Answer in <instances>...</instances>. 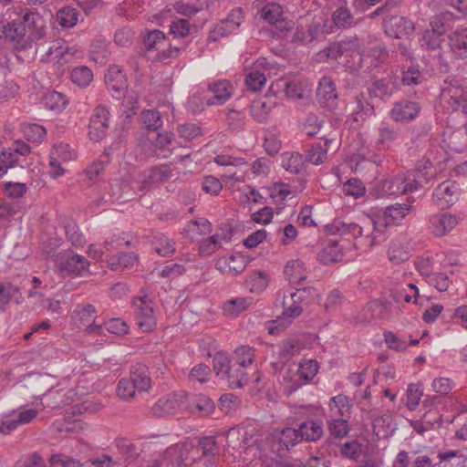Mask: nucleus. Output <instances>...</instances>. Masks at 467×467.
Masks as SVG:
<instances>
[{
    "instance_id": "nucleus-1",
    "label": "nucleus",
    "mask_w": 467,
    "mask_h": 467,
    "mask_svg": "<svg viewBox=\"0 0 467 467\" xmlns=\"http://www.w3.org/2000/svg\"><path fill=\"white\" fill-rule=\"evenodd\" d=\"M43 18L37 13L26 12L21 20H13L4 26V35L16 48L26 49L32 42L45 36Z\"/></svg>"
},
{
    "instance_id": "nucleus-2",
    "label": "nucleus",
    "mask_w": 467,
    "mask_h": 467,
    "mask_svg": "<svg viewBox=\"0 0 467 467\" xmlns=\"http://www.w3.org/2000/svg\"><path fill=\"white\" fill-rule=\"evenodd\" d=\"M420 187V183L417 179L398 174L377 182L374 186V193L377 197L397 196L413 192Z\"/></svg>"
},
{
    "instance_id": "nucleus-3",
    "label": "nucleus",
    "mask_w": 467,
    "mask_h": 467,
    "mask_svg": "<svg viewBox=\"0 0 467 467\" xmlns=\"http://www.w3.org/2000/svg\"><path fill=\"white\" fill-rule=\"evenodd\" d=\"M55 263L64 275H83L88 271L89 263L87 258L68 252H61L55 256Z\"/></svg>"
},
{
    "instance_id": "nucleus-4",
    "label": "nucleus",
    "mask_w": 467,
    "mask_h": 467,
    "mask_svg": "<svg viewBox=\"0 0 467 467\" xmlns=\"http://www.w3.org/2000/svg\"><path fill=\"white\" fill-rule=\"evenodd\" d=\"M187 401L188 392L177 390L159 399L150 410L153 415L163 417L173 414L179 410L185 409Z\"/></svg>"
},
{
    "instance_id": "nucleus-5",
    "label": "nucleus",
    "mask_w": 467,
    "mask_h": 467,
    "mask_svg": "<svg viewBox=\"0 0 467 467\" xmlns=\"http://www.w3.org/2000/svg\"><path fill=\"white\" fill-rule=\"evenodd\" d=\"M137 326L144 333L151 332L157 326L152 302L147 299V296L139 297L133 302Z\"/></svg>"
},
{
    "instance_id": "nucleus-6",
    "label": "nucleus",
    "mask_w": 467,
    "mask_h": 467,
    "mask_svg": "<svg viewBox=\"0 0 467 467\" xmlns=\"http://www.w3.org/2000/svg\"><path fill=\"white\" fill-rule=\"evenodd\" d=\"M109 110L104 105H99L93 110L89 120V138L94 141H100L107 134L109 129Z\"/></svg>"
},
{
    "instance_id": "nucleus-7",
    "label": "nucleus",
    "mask_w": 467,
    "mask_h": 467,
    "mask_svg": "<svg viewBox=\"0 0 467 467\" xmlns=\"http://www.w3.org/2000/svg\"><path fill=\"white\" fill-rule=\"evenodd\" d=\"M420 110L421 107L418 102L401 99L393 104L389 116L396 123H409L419 116Z\"/></svg>"
},
{
    "instance_id": "nucleus-8",
    "label": "nucleus",
    "mask_w": 467,
    "mask_h": 467,
    "mask_svg": "<svg viewBox=\"0 0 467 467\" xmlns=\"http://www.w3.org/2000/svg\"><path fill=\"white\" fill-rule=\"evenodd\" d=\"M382 27L385 34L393 38L410 36L414 31L413 23L410 19L399 16H386L382 21Z\"/></svg>"
},
{
    "instance_id": "nucleus-9",
    "label": "nucleus",
    "mask_w": 467,
    "mask_h": 467,
    "mask_svg": "<svg viewBox=\"0 0 467 467\" xmlns=\"http://www.w3.org/2000/svg\"><path fill=\"white\" fill-rule=\"evenodd\" d=\"M459 187L455 182L445 181L440 183L432 193V199L438 208L448 209L458 200Z\"/></svg>"
},
{
    "instance_id": "nucleus-10",
    "label": "nucleus",
    "mask_w": 467,
    "mask_h": 467,
    "mask_svg": "<svg viewBox=\"0 0 467 467\" xmlns=\"http://www.w3.org/2000/svg\"><path fill=\"white\" fill-rule=\"evenodd\" d=\"M317 99L318 103L329 110H334L338 105V94L336 84L330 77H323L317 88Z\"/></svg>"
},
{
    "instance_id": "nucleus-11",
    "label": "nucleus",
    "mask_w": 467,
    "mask_h": 467,
    "mask_svg": "<svg viewBox=\"0 0 467 467\" xmlns=\"http://www.w3.org/2000/svg\"><path fill=\"white\" fill-rule=\"evenodd\" d=\"M28 153H30V147L20 140L16 141L12 147L3 150L0 153V177L17 163L20 156H26Z\"/></svg>"
},
{
    "instance_id": "nucleus-12",
    "label": "nucleus",
    "mask_w": 467,
    "mask_h": 467,
    "mask_svg": "<svg viewBox=\"0 0 467 467\" xmlns=\"http://www.w3.org/2000/svg\"><path fill=\"white\" fill-rule=\"evenodd\" d=\"M460 218L451 213H436L430 216V230L436 237L449 234L459 223Z\"/></svg>"
},
{
    "instance_id": "nucleus-13",
    "label": "nucleus",
    "mask_w": 467,
    "mask_h": 467,
    "mask_svg": "<svg viewBox=\"0 0 467 467\" xmlns=\"http://www.w3.org/2000/svg\"><path fill=\"white\" fill-rule=\"evenodd\" d=\"M400 138V129L389 121H381L376 130L375 143L389 149Z\"/></svg>"
},
{
    "instance_id": "nucleus-14",
    "label": "nucleus",
    "mask_w": 467,
    "mask_h": 467,
    "mask_svg": "<svg viewBox=\"0 0 467 467\" xmlns=\"http://www.w3.org/2000/svg\"><path fill=\"white\" fill-rule=\"evenodd\" d=\"M449 46L454 58L467 61V27H459L449 36Z\"/></svg>"
},
{
    "instance_id": "nucleus-15",
    "label": "nucleus",
    "mask_w": 467,
    "mask_h": 467,
    "mask_svg": "<svg viewBox=\"0 0 467 467\" xmlns=\"http://www.w3.org/2000/svg\"><path fill=\"white\" fill-rule=\"evenodd\" d=\"M113 445L126 464L134 463L142 451L137 444L123 437L115 439Z\"/></svg>"
},
{
    "instance_id": "nucleus-16",
    "label": "nucleus",
    "mask_w": 467,
    "mask_h": 467,
    "mask_svg": "<svg viewBox=\"0 0 467 467\" xmlns=\"http://www.w3.org/2000/svg\"><path fill=\"white\" fill-rule=\"evenodd\" d=\"M185 410H188L195 415L208 416L215 410V403L210 397L202 394L193 395L192 397L188 395Z\"/></svg>"
},
{
    "instance_id": "nucleus-17",
    "label": "nucleus",
    "mask_w": 467,
    "mask_h": 467,
    "mask_svg": "<svg viewBox=\"0 0 467 467\" xmlns=\"http://www.w3.org/2000/svg\"><path fill=\"white\" fill-rule=\"evenodd\" d=\"M208 89L213 96L206 99V106L223 105L233 94V86L228 80L213 82L209 85Z\"/></svg>"
},
{
    "instance_id": "nucleus-18",
    "label": "nucleus",
    "mask_w": 467,
    "mask_h": 467,
    "mask_svg": "<svg viewBox=\"0 0 467 467\" xmlns=\"http://www.w3.org/2000/svg\"><path fill=\"white\" fill-rule=\"evenodd\" d=\"M105 83L114 97H121L127 89V80L118 66L109 68L105 75Z\"/></svg>"
},
{
    "instance_id": "nucleus-19",
    "label": "nucleus",
    "mask_w": 467,
    "mask_h": 467,
    "mask_svg": "<svg viewBox=\"0 0 467 467\" xmlns=\"http://www.w3.org/2000/svg\"><path fill=\"white\" fill-rule=\"evenodd\" d=\"M129 379L139 392L149 391L151 388L149 368L142 363H137L130 368Z\"/></svg>"
},
{
    "instance_id": "nucleus-20",
    "label": "nucleus",
    "mask_w": 467,
    "mask_h": 467,
    "mask_svg": "<svg viewBox=\"0 0 467 467\" xmlns=\"http://www.w3.org/2000/svg\"><path fill=\"white\" fill-rule=\"evenodd\" d=\"M318 262L324 265L337 263L343 258L342 248L339 246L338 241L328 240L317 254Z\"/></svg>"
},
{
    "instance_id": "nucleus-21",
    "label": "nucleus",
    "mask_w": 467,
    "mask_h": 467,
    "mask_svg": "<svg viewBox=\"0 0 467 467\" xmlns=\"http://www.w3.org/2000/svg\"><path fill=\"white\" fill-rule=\"evenodd\" d=\"M244 369L235 362H232L221 379L225 380L231 389L243 388L249 381L247 373Z\"/></svg>"
},
{
    "instance_id": "nucleus-22",
    "label": "nucleus",
    "mask_w": 467,
    "mask_h": 467,
    "mask_svg": "<svg viewBox=\"0 0 467 467\" xmlns=\"http://www.w3.org/2000/svg\"><path fill=\"white\" fill-rule=\"evenodd\" d=\"M173 168L171 163L152 167L149 171L147 179L144 181V188L169 181L173 176Z\"/></svg>"
},
{
    "instance_id": "nucleus-23",
    "label": "nucleus",
    "mask_w": 467,
    "mask_h": 467,
    "mask_svg": "<svg viewBox=\"0 0 467 467\" xmlns=\"http://www.w3.org/2000/svg\"><path fill=\"white\" fill-rule=\"evenodd\" d=\"M297 431L301 441H317L324 435L323 423L321 420H306L299 424Z\"/></svg>"
},
{
    "instance_id": "nucleus-24",
    "label": "nucleus",
    "mask_w": 467,
    "mask_h": 467,
    "mask_svg": "<svg viewBox=\"0 0 467 467\" xmlns=\"http://www.w3.org/2000/svg\"><path fill=\"white\" fill-rule=\"evenodd\" d=\"M44 108L55 113L62 112L68 104L67 96L58 91H48L41 99Z\"/></svg>"
},
{
    "instance_id": "nucleus-25",
    "label": "nucleus",
    "mask_w": 467,
    "mask_h": 467,
    "mask_svg": "<svg viewBox=\"0 0 467 467\" xmlns=\"http://www.w3.org/2000/svg\"><path fill=\"white\" fill-rule=\"evenodd\" d=\"M284 275L292 284H299L306 278V269L305 264L298 259L290 260L286 263Z\"/></svg>"
},
{
    "instance_id": "nucleus-26",
    "label": "nucleus",
    "mask_w": 467,
    "mask_h": 467,
    "mask_svg": "<svg viewBox=\"0 0 467 467\" xmlns=\"http://www.w3.org/2000/svg\"><path fill=\"white\" fill-rule=\"evenodd\" d=\"M411 204L396 203L386 207L384 211V221L387 225L394 224L401 221L412 210Z\"/></svg>"
},
{
    "instance_id": "nucleus-27",
    "label": "nucleus",
    "mask_w": 467,
    "mask_h": 467,
    "mask_svg": "<svg viewBox=\"0 0 467 467\" xmlns=\"http://www.w3.org/2000/svg\"><path fill=\"white\" fill-rule=\"evenodd\" d=\"M151 245L154 251L163 257L170 256L176 251L173 240L162 234H157L153 236Z\"/></svg>"
},
{
    "instance_id": "nucleus-28",
    "label": "nucleus",
    "mask_w": 467,
    "mask_h": 467,
    "mask_svg": "<svg viewBox=\"0 0 467 467\" xmlns=\"http://www.w3.org/2000/svg\"><path fill=\"white\" fill-rule=\"evenodd\" d=\"M244 20L243 9L236 8L231 11L228 16L221 21L217 29L222 36L229 34L238 28Z\"/></svg>"
},
{
    "instance_id": "nucleus-29",
    "label": "nucleus",
    "mask_w": 467,
    "mask_h": 467,
    "mask_svg": "<svg viewBox=\"0 0 467 467\" xmlns=\"http://www.w3.org/2000/svg\"><path fill=\"white\" fill-rule=\"evenodd\" d=\"M349 105H356L350 109L355 121L363 120L364 116H371L374 113V106L362 94L357 95Z\"/></svg>"
},
{
    "instance_id": "nucleus-30",
    "label": "nucleus",
    "mask_w": 467,
    "mask_h": 467,
    "mask_svg": "<svg viewBox=\"0 0 467 467\" xmlns=\"http://www.w3.org/2000/svg\"><path fill=\"white\" fill-rule=\"evenodd\" d=\"M93 72L87 66H78L71 69V81L81 88H85L90 85L93 80Z\"/></svg>"
},
{
    "instance_id": "nucleus-31",
    "label": "nucleus",
    "mask_w": 467,
    "mask_h": 467,
    "mask_svg": "<svg viewBox=\"0 0 467 467\" xmlns=\"http://www.w3.org/2000/svg\"><path fill=\"white\" fill-rule=\"evenodd\" d=\"M252 303V297H236L225 301L223 306V310L226 315L238 316L240 313L246 310Z\"/></svg>"
},
{
    "instance_id": "nucleus-32",
    "label": "nucleus",
    "mask_w": 467,
    "mask_h": 467,
    "mask_svg": "<svg viewBox=\"0 0 467 467\" xmlns=\"http://www.w3.org/2000/svg\"><path fill=\"white\" fill-rule=\"evenodd\" d=\"M166 36L159 29H154L147 33L143 39V46L147 51H160L165 47Z\"/></svg>"
},
{
    "instance_id": "nucleus-33",
    "label": "nucleus",
    "mask_w": 467,
    "mask_h": 467,
    "mask_svg": "<svg viewBox=\"0 0 467 467\" xmlns=\"http://www.w3.org/2000/svg\"><path fill=\"white\" fill-rule=\"evenodd\" d=\"M448 147L455 152H462L467 147V131L458 129L451 131L447 137Z\"/></svg>"
},
{
    "instance_id": "nucleus-34",
    "label": "nucleus",
    "mask_w": 467,
    "mask_h": 467,
    "mask_svg": "<svg viewBox=\"0 0 467 467\" xmlns=\"http://www.w3.org/2000/svg\"><path fill=\"white\" fill-rule=\"evenodd\" d=\"M327 426L330 435L337 439H343L349 432L348 420L338 418L337 416L327 420Z\"/></svg>"
},
{
    "instance_id": "nucleus-35",
    "label": "nucleus",
    "mask_w": 467,
    "mask_h": 467,
    "mask_svg": "<svg viewBox=\"0 0 467 467\" xmlns=\"http://www.w3.org/2000/svg\"><path fill=\"white\" fill-rule=\"evenodd\" d=\"M137 260L138 255L136 254L124 253L109 258V265L112 270L119 271L132 266Z\"/></svg>"
},
{
    "instance_id": "nucleus-36",
    "label": "nucleus",
    "mask_w": 467,
    "mask_h": 467,
    "mask_svg": "<svg viewBox=\"0 0 467 467\" xmlns=\"http://www.w3.org/2000/svg\"><path fill=\"white\" fill-rule=\"evenodd\" d=\"M78 12L76 8L65 6L57 13V21L63 27H72L78 23Z\"/></svg>"
},
{
    "instance_id": "nucleus-37",
    "label": "nucleus",
    "mask_w": 467,
    "mask_h": 467,
    "mask_svg": "<svg viewBox=\"0 0 467 467\" xmlns=\"http://www.w3.org/2000/svg\"><path fill=\"white\" fill-rule=\"evenodd\" d=\"M272 108L273 106L268 105L265 101L256 100L250 106V112L254 119L264 123L268 119Z\"/></svg>"
},
{
    "instance_id": "nucleus-38",
    "label": "nucleus",
    "mask_w": 467,
    "mask_h": 467,
    "mask_svg": "<svg viewBox=\"0 0 467 467\" xmlns=\"http://www.w3.org/2000/svg\"><path fill=\"white\" fill-rule=\"evenodd\" d=\"M300 441H302L297 429L287 427L282 430L279 436V442L285 450L289 451Z\"/></svg>"
},
{
    "instance_id": "nucleus-39",
    "label": "nucleus",
    "mask_w": 467,
    "mask_h": 467,
    "mask_svg": "<svg viewBox=\"0 0 467 467\" xmlns=\"http://www.w3.org/2000/svg\"><path fill=\"white\" fill-rule=\"evenodd\" d=\"M318 363L315 359H306L299 363L297 374L299 378L308 382L314 379L318 371Z\"/></svg>"
},
{
    "instance_id": "nucleus-40",
    "label": "nucleus",
    "mask_w": 467,
    "mask_h": 467,
    "mask_svg": "<svg viewBox=\"0 0 467 467\" xmlns=\"http://www.w3.org/2000/svg\"><path fill=\"white\" fill-rule=\"evenodd\" d=\"M235 363L245 368L254 361V349L249 346H240L234 350Z\"/></svg>"
},
{
    "instance_id": "nucleus-41",
    "label": "nucleus",
    "mask_w": 467,
    "mask_h": 467,
    "mask_svg": "<svg viewBox=\"0 0 467 467\" xmlns=\"http://www.w3.org/2000/svg\"><path fill=\"white\" fill-rule=\"evenodd\" d=\"M136 391L138 389L130 379L123 378L119 380L116 392L122 400L130 401L135 397Z\"/></svg>"
},
{
    "instance_id": "nucleus-42",
    "label": "nucleus",
    "mask_w": 467,
    "mask_h": 467,
    "mask_svg": "<svg viewBox=\"0 0 467 467\" xmlns=\"http://www.w3.org/2000/svg\"><path fill=\"white\" fill-rule=\"evenodd\" d=\"M141 121L149 130H157L162 126L161 116L159 111L154 109L143 110Z\"/></svg>"
},
{
    "instance_id": "nucleus-43",
    "label": "nucleus",
    "mask_w": 467,
    "mask_h": 467,
    "mask_svg": "<svg viewBox=\"0 0 467 467\" xmlns=\"http://www.w3.org/2000/svg\"><path fill=\"white\" fill-rule=\"evenodd\" d=\"M368 91L371 96L380 98L383 100L389 99L392 94L389 83L385 79L374 81L368 88Z\"/></svg>"
},
{
    "instance_id": "nucleus-44",
    "label": "nucleus",
    "mask_w": 467,
    "mask_h": 467,
    "mask_svg": "<svg viewBox=\"0 0 467 467\" xmlns=\"http://www.w3.org/2000/svg\"><path fill=\"white\" fill-rule=\"evenodd\" d=\"M388 256L390 262L400 265L409 260L410 254L399 243L392 242L388 249Z\"/></svg>"
},
{
    "instance_id": "nucleus-45",
    "label": "nucleus",
    "mask_w": 467,
    "mask_h": 467,
    "mask_svg": "<svg viewBox=\"0 0 467 467\" xmlns=\"http://www.w3.org/2000/svg\"><path fill=\"white\" fill-rule=\"evenodd\" d=\"M97 310L93 305H78L74 310V316L84 326L96 318Z\"/></svg>"
},
{
    "instance_id": "nucleus-46",
    "label": "nucleus",
    "mask_w": 467,
    "mask_h": 467,
    "mask_svg": "<svg viewBox=\"0 0 467 467\" xmlns=\"http://www.w3.org/2000/svg\"><path fill=\"white\" fill-rule=\"evenodd\" d=\"M332 19L337 27H349L353 24V16L346 6L338 7L332 15Z\"/></svg>"
},
{
    "instance_id": "nucleus-47",
    "label": "nucleus",
    "mask_w": 467,
    "mask_h": 467,
    "mask_svg": "<svg viewBox=\"0 0 467 467\" xmlns=\"http://www.w3.org/2000/svg\"><path fill=\"white\" fill-rule=\"evenodd\" d=\"M177 131L179 136L186 140H192L202 135V127L196 123L181 124L178 126Z\"/></svg>"
},
{
    "instance_id": "nucleus-48",
    "label": "nucleus",
    "mask_w": 467,
    "mask_h": 467,
    "mask_svg": "<svg viewBox=\"0 0 467 467\" xmlns=\"http://www.w3.org/2000/svg\"><path fill=\"white\" fill-rule=\"evenodd\" d=\"M339 44L342 55L347 57H352L355 53H359L361 49V42L356 36L342 39Z\"/></svg>"
},
{
    "instance_id": "nucleus-49",
    "label": "nucleus",
    "mask_w": 467,
    "mask_h": 467,
    "mask_svg": "<svg viewBox=\"0 0 467 467\" xmlns=\"http://www.w3.org/2000/svg\"><path fill=\"white\" fill-rule=\"evenodd\" d=\"M65 229L67 238L72 244V245L76 247H81L85 244V237L76 223H67L65 226Z\"/></svg>"
},
{
    "instance_id": "nucleus-50",
    "label": "nucleus",
    "mask_w": 467,
    "mask_h": 467,
    "mask_svg": "<svg viewBox=\"0 0 467 467\" xmlns=\"http://www.w3.org/2000/svg\"><path fill=\"white\" fill-rule=\"evenodd\" d=\"M283 167L289 172L298 174L304 170V160L298 153L291 154L284 159Z\"/></svg>"
},
{
    "instance_id": "nucleus-51",
    "label": "nucleus",
    "mask_w": 467,
    "mask_h": 467,
    "mask_svg": "<svg viewBox=\"0 0 467 467\" xmlns=\"http://www.w3.org/2000/svg\"><path fill=\"white\" fill-rule=\"evenodd\" d=\"M443 41L444 37L442 36L435 34L433 31H430L428 29L424 31L421 37L422 47H425L430 50H436L440 48Z\"/></svg>"
},
{
    "instance_id": "nucleus-52",
    "label": "nucleus",
    "mask_w": 467,
    "mask_h": 467,
    "mask_svg": "<svg viewBox=\"0 0 467 467\" xmlns=\"http://www.w3.org/2000/svg\"><path fill=\"white\" fill-rule=\"evenodd\" d=\"M282 8L275 3L267 4L262 10V17L269 24H275L281 19Z\"/></svg>"
},
{
    "instance_id": "nucleus-53",
    "label": "nucleus",
    "mask_w": 467,
    "mask_h": 467,
    "mask_svg": "<svg viewBox=\"0 0 467 467\" xmlns=\"http://www.w3.org/2000/svg\"><path fill=\"white\" fill-rule=\"evenodd\" d=\"M343 191L347 195L358 198L365 193V186L359 179L351 178L344 183Z\"/></svg>"
},
{
    "instance_id": "nucleus-54",
    "label": "nucleus",
    "mask_w": 467,
    "mask_h": 467,
    "mask_svg": "<svg viewBox=\"0 0 467 467\" xmlns=\"http://www.w3.org/2000/svg\"><path fill=\"white\" fill-rule=\"evenodd\" d=\"M329 408L331 410L337 409L335 416H343L344 410H348L351 408V404L347 396L339 394L330 399Z\"/></svg>"
},
{
    "instance_id": "nucleus-55",
    "label": "nucleus",
    "mask_w": 467,
    "mask_h": 467,
    "mask_svg": "<svg viewBox=\"0 0 467 467\" xmlns=\"http://www.w3.org/2000/svg\"><path fill=\"white\" fill-rule=\"evenodd\" d=\"M24 133L27 140L41 142L47 135V130L43 126L34 123L26 127Z\"/></svg>"
},
{
    "instance_id": "nucleus-56",
    "label": "nucleus",
    "mask_w": 467,
    "mask_h": 467,
    "mask_svg": "<svg viewBox=\"0 0 467 467\" xmlns=\"http://www.w3.org/2000/svg\"><path fill=\"white\" fill-rule=\"evenodd\" d=\"M197 450L204 456H214L218 453L217 442L214 437L208 436L200 440Z\"/></svg>"
},
{
    "instance_id": "nucleus-57",
    "label": "nucleus",
    "mask_w": 467,
    "mask_h": 467,
    "mask_svg": "<svg viewBox=\"0 0 467 467\" xmlns=\"http://www.w3.org/2000/svg\"><path fill=\"white\" fill-rule=\"evenodd\" d=\"M266 78L259 70H253L247 76L245 83L249 89L253 91L260 90L265 84Z\"/></svg>"
},
{
    "instance_id": "nucleus-58",
    "label": "nucleus",
    "mask_w": 467,
    "mask_h": 467,
    "mask_svg": "<svg viewBox=\"0 0 467 467\" xmlns=\"http://www.w3.org/2000/svg\"><path fill=\"white\" fill-rule=\"evenodd\" d=\"M213 369L216 372V375L219 377H223L224 371L227 370V368L232 364V361L225 352H217L213 358Z\"/></svg>"
},
{
    "instance_id": "nucleus-59",
    "label": "nucleus",
    "mask_w": 467,
    "mask_h": 467,
    "mask_svg": "<svg viewBox=\"0 0 467 467\" xmlns=\"http://www.w3.org/2000/svg\"><path fill=\"white\" fill-rule=\"evenodd\" d=\"M252 292L263 291L268 285V276L265 272H254L249 277Z\"/></svg>"
},
{
    "instance_id": "nucleus-60",
    "label": "nucleus",
    "mask_w": 467,
    "mask_h": 467,
    "mask_svg": "<svg viewBox=\"0 0 467 467\" xmlns=\"http://www.w3.org/2000/svg\"><path fill=\"white\" fill-rule=\"evenodd\" d=\"M244 112L236 109L229 110L226 118L228 127L232 130H242L244 126Z\"/></svg>"
},
{
    "instance_id": "nucleus-61",
    "label": "nucleus",
    "mask_w": 467,
    "mask_h": 467,
    "mask_svg": "<svg viewBox=\"0 0 467 467\" xmlns=\"http://www.w3.org/2000/svg\"><path fill=\"white\" fill-rule=\"evenodd\" d=\"M458 90L455 89L453 94L450 96L448 100V105H445L449 109L452 111H461L462 113L467 115V99L462 98L461 95H458Z\"/></svg>"
},
{
    "instance_id": "nucleus-62",
    "label": "nucleus",
    "mask_w": 467,
    "mask_h": 467,
    "mask_svg": "<svg viewBox=\"0 0 467 467\" xmlns=\"http://www.w3.org/2000/svg\"><path fill=\"white\" fill-rule=\"evenodd\" d=\"M423 76L419 69L410 67L402 72L401 82L403 85L413 87L422 82Z\"/></svg>"
},
{
    "instance_id": "nucleus-63",
    "label": "nucleus",
    "mask_w": 467,
    "mask_h": 467,
    "mask_svg": "<svg viewBox=\"0 0 467 467\" xmlns=\"http://www.w3.org/2000/svg\"><path fill=\"white\" fill-rule=\"evenodd\" d=\"M211 373L210 368L205 364H198L194 366L189 374V379L192 381H198L201 383L207 382Z\"/></svg>"
},
{
    "instance_id": "nucleus-64",
    "label": "nucleus",
    "mask_w": 467,
    "mask_h": 467,
    "mask_svg": "<svg viewBox=\"0 0 467 467\" xmlns=\"http://www.w3.org/2000/svg\"><path fill=\"white\" fill-rule=\"evenodd\" d=\"M50 464L54 467H81L79 461L65 454H57L50 457Z\"/></svg>"
}]
</instances>
